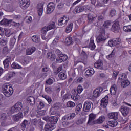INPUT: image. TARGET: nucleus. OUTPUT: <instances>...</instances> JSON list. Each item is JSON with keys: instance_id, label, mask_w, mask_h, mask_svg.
Masks as SVG:
<instances>
[{"instance_id": "nucleus-32", "label": "nucleus", "mask_w": 131, "mask_h": 131, "mask_svg": "<svg viewBox=\"0 0 131 131\" xmlns=\"http://www.w3.org/2000/svg\"><path fill=\"white\" fill-rule=\"evenodd\" d=\"M84 10V7L80 5L77 6L75 8V12H76V13H81V12H83Z\"/></svg>"}, {"instance_id": "nucleus-12", "label": "nucleus", "mask_w": 131, "mask_h": 131, "mask_svg": "<svg viewBox=\"0 0 131 131\" xmlns=\"http://www.w3.org/2000/svg\"><path fill=\"white\" fill-rule=\"evenodd\" d=\"M47 14H51L55 10V4L53 2L49 3L47 5Z\"/></svg>"}, {"instance_id": "nucleus-8", "label": "nucleus", "mask_w": 131, "mask_h": 131, "mask_svg": "<svg viewBox=\"0 0 131 131\" xmlns=\"http://www.w3.org/2000/svg\"><path fill=\"white\" fill-rule=\"evenodd\" d=\"M102 92H103V88L102 87H98L94 90L93 96L94 98H98L101 94H102Z\"/></svg>"}, {"instance_id": "nucleus-43", "label": "nucleus", "mask_w": 131, "mask_h": 131, "mask_svg": "<svg viewBox=\"0 0 131 131\" xmlns=\"http://www.w3.org/2000/svg\"><path fill=\"white\" fill-rule=\"evenodd\" d=\"M37 108L38 109H43L45 108V103L42 101H38L37 103Z\"/></svg>"}, {"instance_id": "nucleus-5", "label": "nucleus", "mask_w": 131, "mask_h": 131, "mask_svg": "<svg viewBox=\"0 0 131 131\" xmlns=\"http://www.w3.org/2000/svg\"><path fill=\"white\" fill-rule=\"evenodd\" d=\"M119 26V21H116L112 26V31L115 33H118V32H119V30H120V27Z\"/></svg>"}, {"instance_id": "nucleus-41", "label": "nucleus", "mask_w": 131, "mask_h": 131, "mask_svg": "<svg viewBox=\"0 0 131 131\" xmlns=\"http://www.w3.org/2000/svg\"><path fill=\"white\" fill-rule=\"evenodd\" d=\"M67 107L68 108H73L74 107H75V103L73 101H69L67 103Z\"/></svg>"}, {"instance_id": "nucleus-4", "label": "nucleus", "mask_w": 131, "mask_h": 131, "mask_svg": "<svg viewBox=\"0 0 131 131\" xmlns=\"http://www.w3.org/2000/svg\"><path fill=\"white\" fill-rule=\"evenodd\" d=\"M120 43H121V39L119 38L110 40L108 42V45L110 47H115V46H117Z\"/></svg>"}, {"instance_id": "nucleus-40", "label": "nucleus", "mask_w": 131, "mask_h": 131, "mask_svg": "<svg viewBox=\"0 0 131 131\" xmlns=\"http://www.w3.org/2000/svg\"><path fill=\"white\" fill-rule=\"evenodd\" d=\"M80 98V96L78 95V94L75 93L71 95V98L74 101H78Z\"/></svg>"}, {"instance_id": "nucleus-30", "label": "nucleus", "mask_w": 131, "mask_h": 131, "mask_svg": "<svg viewBox=\"0 0 131 131\" xmlns=\"http://www.w3.org/2000/svg\"><path fill=\"white\" fill-rule=\"evenodd\" d=\"M12 23V20H9L7 19H3L0 21V25L4 26H9V24Z\"/></svg>"}, {"instance_id": "nucleus-13", "label": "nucleus", "mask_w": 131, "mask_h": 131, "mask_svg": "<svg viewBox=\"0 0 131 131\" xmlns=\"http://www.w3.org/2000/svg\"><path fill=\"white\" fill-rule=\"evenodd\" d=\"M109 97L108 96H106L104 98H102L101 100V107L103 108H106L107 107V105H108Z\"/></svg>"}, {"instance_id": "nucleus-3", "label": "nucleus", "mask_w": 131, "mask_h": 131, "mask_svg": "<svg viewBox=\"0 0 131 131\" xmlns=\"http://www.w3.org/2000/svg\"><path fill=\"white\" fill-rule=\"evenodd\" d=\"M22 108H23V104L21 102H18L11 107L10 112L12 114L18 113V112H20L22 110Z\"/></svg>"}, {"instance_id": "nucleus-34", "label": "nucleus", "mask_w": 131, "mask_h": 131, "mask_svg": "<svg viewBox=\"0 0 131 131\" xmlns=\"http://www.w3.org/2000/svg\"><path fill=\"white\" fill-rule=\"evenodd\" d=\"M108 125L110 126H111V127H115V126H117V124H118V122H117V121L116 120H114L112 121H109L108 122Z\"/></svg>"}, {"instance_id": "nucleus-11", "label": "nucleus", "mask_w": 131, "mask_h": 131, "mask_svg": "<svg viewBox=\"0 0 131 131\" xmlns=\"http://www.w3.org/2000/svg\"><path fill=\"white\" fill-rule=\"evenodd\" d=\"M23 118L22 112H19L18 114L14 115L12 116V119L15 122L20 121Z\"/></svg>"}, {"instance_id": "nucleus-2", "label": "nucleus", "mask_w": 131, "mask_h": 131, "mask_svg": "<svg viewBox=\"0 0 131 131\" xmlns=\"http://www.w3.org/2000/svg\"><path fill=\"white\" fill-rule=\"evenodd\" d=\"M99 32V36L96 37V41L98 43L104 42V41H106V39L108 38V36L105 33V28L100 27Z\"/></svg>"}, {"instance_id": "nucleus-51", "label": "nucleus", "mask_w": 131, "mask_h": 131, "mask_svg": "<svg viewBox=\"0 0 131 131\" xmlns=\"http://www.w3.org/2000/svg\"><path fill=\"white\" fill-rule=\"evenodd\" d=\"M45 92H46L47 94H52V93H53L52 86L46 87L45 88Z\"/></svg>"}, {"instance_id": "nucleus-33", "label": "nucleus", "mask_w": 131, "mask_h": 131, "mask_svg": "<svg viewBox=\"0 0 131 131\" xmlns=\"http://www.w3.org/2000/svg\"><path fill=\"white\" fill-rule=\"evenodd\" d=\"M130 84V82L128 80H124L123 81L121 82L122 88H126Z\"/></svg>"}, {"instance_id": "nucleus-23", "label": "nucleus", "mask_w": 131, "mask_h": 131, "mask_svg": "<svg viewBox=\"0 0 131 131\" xmlns=\"http://www.w3.org/2000/svg\"><path fill=\"white\" fill-rule=\"evenodd\" d=\"M95 73V70L94 69H89L85 72V75L86 77H91L92 75H94Z\"/></svg>"}, {"instance_id": "nucleus-63", "label": "nucleus", "mask_w": 131, "mask_h": 131, "mask_svg": "<svg viewBox=\"0 0 131 131\" xmlns=\"http://www.w3.org/2000/svg\"><path fill=\"white\" fill-rule=\"evenodd\" d=\"M43 120L46 121V122H50V117L49 116L43 117Z\"/></svg>"}, {"instance_id": "nucleus-56", "label": "nucleus", "mask_w": 131, "mask_h": 131, "mask_svg": "<svg viewBox=\"0 0 131 131\" xmlns=\"http://www.w3.org/2000/svg\"><path fill=\"white\" fill-rule=\"evenodd\" d=\"M41 30H42V34L46 35L47 34V32L49 31V30H50L49 29L48 27H44Z\"/></svg>"}, {"instance_id": "nucleus-44", "label": "nucleus", "mask_w": 131, "mask_h": 131, "mask_svg": "<svg viewBox=\"0 0 131 131\" xmlns=\"http://www.w3.org/2000/svg\"><path fill=\"white\" fill-rule=\"evenodd\" d=\"M123 29L125 32H131V25L125 26L123 27Z\"/></svg>"}, {"instance_id": "nucleus-29", "label": "nucleus", "mask_w": 131, "mask_h": 131, "mask_svg": "<svg viewBox=\"0 0 131 131\" xmlns=\"http://www.w3.org/2000/svg\"><path fill=\"white\" fill-rule=\"evenodd\" d=\"M36 48L35 47H32L26 50V55H32L35 52Z\"/></svg>"}, {"instance_id": "nucleus-18", "label": "nucleus", "mask_w": 131, "mask_h": 131, "mask_svg": "<svg viewBox=\"0 0 131 131\" xmlns=\"http://www.w3.org/2000/svg\"><path fill=\"white\" fill-rule=\"evenodd\" d=\"M94 67L95 68H97V69H100V70H104V67H103V61L98 60L94 63Z\"/></svg>"}, {"instance_id": "nucleus-58", "label": "nucleus", "mask_w": 131, "mask_h": 131, "mask_svg": "<svg viewBox=\"0 0 131 131\" xmlns=\"http://www.w3.org/2000/svg\"><path fill=\"white\" fill-rule=\"evenodd\" d=\"M0 119L1 120H6V119H7V115H6L5 113L2 114L1 115Z\"/></svg>"}, {"instance_id": "nucleus-16", "label": "nucleus", "mask_w": 131, "mask_h": 131, "mask_svg": "<svg viewBox=\"0 0 131 131\" xmlns=\"http://www.w3.org/2000/svg\"><path fill=\"white\" fill-rule=\"evenodd\" d=\"M95 119H96V114L91 113L89 115V118L87 124H89V125L94 124V122L95 121L94 120H95Z\"/></svg>"}, {"instance_id": "nucleus-38", "label": "nucleus", "mask_w": 131, "mask_h": 131, "mask_svg": "<svg viewBox=\"0 0 131 131\" xmlns=\"http://www.w3.org/2000/svg\"><path fill=\"white\" fill-rule=\"evenodd\" d=\"M83 91V88H82V86H81V85H79L77 88V90H75L74 92L76 93V94H81Z\"/></svg>"}, {"instance_id": "nucleus-46", "label": "nucleus", "mask_w": 131, "mask_h": 131, "mask_svg": "<svg viewBox=\"0 0 131 131\" xmlns=\"http://www.w3.org/2000/svg\"><path fill=\"white\" fill-rule=\"evenodd\" d=\"M11 67L14 69H21V68H22L20 65L18 64V63H16V62H13L11 65Z\"/></svg>"}, {"instance_id": "nucleus-10", "label": "nucleus", "mask_w": 131, "mask_h": 131, "mask_svg": "<svg viewBox=\"0 0 131 131\" xmlns=\"http://www.w3.org/2000/svg\"><path fill=\"white\" fill-rule=\"evenodd\" d=\"M30 5V0H21L20 3V6L21 9L25 10L27 9Z\"/></svg>"}, {"instance_id": "nucleus-22", "label": "nucleus", "mask_w": 131, "mask_h": 131, "mask_svg": "<svg viewBox=\"0 0 131 131\" xmlns=\"http://www.w3.org/2000/svg\"><path fill=\"white\" fill-rule=\"evenodd\" d=\"M11 61V56H8L7 57L6 59L3 61V64L4 66V68L7 69L9 67V65H10V61Z\"/></svg>"}, {"instance_id": "nucleus-14", "label": "nucleus", "mask_w": 131, "mask_h": 131, "mask_svg": "<svg viewBox=\"0 0 131 131\" xmlns=\"http://www.w3.org/2000/svg\"><path fill=\"white\" fill-rule=\"evenodd\" d=\"M75 116H76L75 113H70L64 115L62 117V119L63 120H70L71 119H73L74 117H75Z\"/></svg>"}, {"instance_id": "nucleus-24", "label": "nucleus", "mask_w": 131, "mask_h": 131, "mask_svg": "<svg viewBox=\"0 0 131 131\" xmlns=\"http://www.w3.org/2000/svg\"><path fill=\"white\" fill-rule=\"evenodd\" d=\"M27 101L28 103H30V106H34L35 105V98L33 96H29L27 98Z\"/></svg>"}, {"instance_id": "nucleus-50", "label": "nucleus", "mask_w": 131, "mask_h": 131, "mask_svg": "<svg viewBox=\"0 0 131 131\" xmlns=\"http://www.w3.org/2000/svg\"><path fill=\"white\" fill-rule=\"evenodd\" d=\"M32 40L33 42H35L36 43H37V42H39V38H38V36H33L32 37Z\"/></svg>"}, {"instance_id": "nucleus-53", "label": "nucleus", "mask_w": 131, "mask_h": 131, "mask_svg": "<svg viewBox=\"0 0 131 131\" xmlns=\"http://www.w3.org/2000/svg\"><path fill=\"white\" fill-rule=\"evenodd\" d=\"M70 124H71V122H68V121L62 122V125L63 127H69V126H70Z\"/></svg>"}, {"instance_id": "nucleus-60", "label": "nucleus", "mask_w": 131, "mask_h": 131, "mask_svg": "<svg viewBox=\"0 0 131 131\" xmlns=\"http://www.w3.org/2000/svg\"><path fill=\"white\" fill-rule=\"evenodd\" d=\"M38 120H37V119H34L31 120V124H33L34 125H36V124L38 123Z\"/></svg>"}, {"instance_id": "nucleus-17", "label": "nucleus", "mask_w": 131, "mask_h": 131, "mask_svg": "<svg viewBox=\"0 0 131 131\" xmlns=\"http://www.w3.org/2000/svg\"><path fill=\"white\" fill-rule=\"evenodd\" d=\"M121 112L123 116H127L129 114V108L125 106H123L121 108Z\"/></svg>"}, {"instance_id": "nucleus-31", "label": "nucleus", "mask_w": 131, "mask_h": 131, "mask_svg": "<svg viewBox=\"0 0 131 131\" xmlns=\"http://www.w3.org/2000/svg\"><path fill=\"white\" fill-rule=\"evenodd\" d=\"M116 92H117V88H116V85H113L110 88V94H111V95H115L116 94Z\"/></svg>"}, {"instance_id": "nucleus-61", "label": "nucleus", "mask_w": 131, "mask_h": 131, "mask_svg": "<svg viewBox=\"0 0 131 131\" xmlns=\"http://www.w3.org/2000/svg\"><path fill=\"white\" fill-rule=\"evenodd\" d=\"M117 75H118V71H114L113 73V78H114V79H116Z\"/></svg>"}, {"instance_id": "nucleus-19", "label": "nucleus", "mask_w": 131, "mask_h": 131, "mask_svg": "<svg viewBox=\"0 0 131 131\" xmlns=\"http://www.w3.org/2000/svg\"><path fill=\"white\" fill-rule=\"evenodd\" d=\"M29 124H30V122H29V121H28L27 120H24L20 125L21 130H25L26 126L29 125Z\"/></svg>"}, {"instance_id": "nucleus-62", "label": "nucleus", "mask_w": 131, "mask_h": 131, "mask_svg": "<svg viewBox=\"0 0 131 131\" xmlns=\"http://www.w3.org/2000/svg\"><path fill=\"white\" fill-rule=\"evenodd\" d=\"M21 24L20 23H16V22H12V25L13 26H15V27H17L18 28V27H20V25Z\"/></svg>"}, {"instance_id": "nucleus-27", "label": "nucleus", "mask_w": 131, "mask_h": 131, "mask_svg": "<svg viewBox=\"0 0 131 131\" xmlns=\"http://www.w3.org/2000/svg\"><path fill=\"white\" fill-rule=\"evenodd\" d=\"M105 121V116H101L99 117L98 119H97V120L95 121L94 122V124H100L101 123H103Z\"/></svg>"}, {"instance_id": "nucleus-59", "label": "nucleus", "mask_w": 131, "mask_h": 131, "mask_svg": "<svg viewBox=\"0 0 131 131\" xmlns=\"http://www.w3.org/2000/svg\"><path fill=\"white\" fill-rule=\"evenodd\" d=\"M97 6H98V7H103V6H104V3H103V1L98 0Z\"/></svg>"}, {"instance_id": "nucleus-1", "label": "nucleus", "mask_w": 131, "mask_h": 131, "mask_svg": "<svg viewBox=\"0 0 131 131\" xmlns=\"http://www.w3.org/2000/svg\"><path fill=\"white\" fill-rule=\"evenodd\" d=\"M2 90L4 95L8 97H11L13 95V93H14V89L9 83L4 84L2 86Z\"/></svg>"}, {"instance_id": "nucleus-55", "label": "nucleus", "mask_w": 131, "mask_h": 131, "mask_svg": "<svg viewBox=\"0 0 131 131\" xmlns=\"http://www.w3.org/2000/svg\"><path fill=\"white\" fill-rule=\"evenodd\" d=\"M81 109H82V104L80 103L78 104L77 106L76 107L75 111L79 112L80 111H81Z\"/></svg>"}, {"instance_id": "nucleus-28", "label": "nucleus", "mask_w": 131, "mask_h": 131, "mask_svg": "<svg viewBox=\"0 0 131 131\" xmlns=\"http://www.w3.org/2000/svg\"><path fill=\"white\" fill-rule=\"evenodd\" d=\"M49 122L50 123V124H54V125H55V124H56V123L58 122V117H56V116L50 117Z\"/></svg>"}, {"instance_id": "nucleus-54", "label": "nucleus", "mask_w": 131, "mask_h": 131, "mask_svg": "<svg viewBox=\"0 0 131 131\" xmlns=\"http://www.w3.org/2000/svg\"><path fill=\"white\" fill-rule=\"evenodd\" d=\"M106 76L107 75L104 73H99L97 74V77H99V78H105Z\"/></svg>"}, {"instance_id": "nucleus-45", "label": "nucleus", "mask_w": 131, "mask_h": 131, "mask_svg": "<svg viewBox=\"0 0 131 131\" xmlns=\"http://www.w3.org/2000/svg\"><path fill=\"white\" fill-rule=\"evenodd\" d=\"M103 26L104 28H109V26H111V21L110 20L104 21Z\"/></svg>"}, {"instance_id": "nucleus-47", "label": "nucleus", "mask_w": 131, "mask_h": 131, "mask_svg": "<svg viewBox=\"0 0 131 131\" xmlns=\"http://www.w3.org/2000/svg\"><path fill=\"white\" fill-rule=\"evenodd\" d=\"M89 48L91 49V50H94V49H96V45H95V43L94 42L93 40H90Z\"/></svg>"}, {"instance_id": "nucleus-9", "label": "nucleus", "mask_w": 131, "mask_h": 131, "mask_svg": "<svg viewBox=\"0 0 131 131\" xmlns=\"http://www.w3.org/2000/svg\"><path fill=\"white\" fill-rule=\"evenodd\" d=\"M67 55L64 54H59L57 58L56 59V61L57 63H62L63 62H65L68 59Z\"/></svg>"}, {"instance_id": "nucleus-7", "label": "nucleus", "mask_w": 131, "mask_h": 131, "mask_svg": "<svg viewBox=\"0 0 131 131\" xmlns=\"http://www.w3.org/2000/svg\"><path fill=\"white\" fill-rule=\"evenodd\" d=\"M93 106V103L91 101H85L83 104V111L85 112H90L91 111V108Z\"/></svg>"}, {"instance_id": "nucleus-49", "label": "nucleus", "mask_w": 131, "mask_h": 131, "mask_svg": "<svg viewBox=\"0 0 131 131\" xmlns=\"http://www.w3.org/2000/svg\"><path fill=\"white\" fill-rule=\"evenodd\" d=\"M53 83H54V80H53L51 78L48 79L46 81V84H47V85H52Z\"/></svg>"}, {"instance_id": "nucleus-42", "label": "nucleus", "mask_w": 131, "mask_h": 131, "mask_svg": "<svg viewBox=\"0 0 131 131\" xmlns=\"http://www.w3.org/2000/svg\"><path fill=\"white\" fill-rule=\"evenodd\" d=\"M16 39H17V37L14 36L13 38L10 39V41L9 43L10 46L11 47H13L15 45V43L16 42Z\"/></svg>"}, {"instance_id": "nucleus-35", "label": "nucleus", "mask_w": 131, "mask_h": 131, "mask_svg": "<svg viewBox=\"0 0 131 131\" xmlns=\"http://www.w3.org/2000/svg\"><path fill=\"white\" fill-rule=\"evenodd\" d=\"M47 28H48V29H49V30H51V29H55V28H56V24H55V22L50 21L49 23Z\"/></svg>"}, {"instance_id": "nucleus-36", "label": "nucleus", "mask_w": 131, "mask_h": 131, "mask_svg": "<svg viewBox=\"0 0 131 131\" xmlns=\"http://www.w3.org/2000/svg\"><path fill=\"white\" fill-rule=\"evenodd\" d=\"M73 28V24H70L66 28V32L67 33H69V32H71L72 31V29Z\"/></svg>"}, {"instance_id": "nucleus-52", "label": "nucleus", "mask_w": 131, "mask_h": 131, "mask_svg": "<svg viewBox=\"0 0 131 131\" xmlns=\"http://www.w3.org/2000/svg\"><path fill=\"white\" fill-rule=\"evenodd\" d=\"M116 10H115L114 9H111V11H110V16L111 17H114V16H116Z\"/></svg>"}, {"instance_id": "nucleus-57", "label": "nucleus", "mask_w": 131, "mask_h": 131, "mask_svg": "<svg viewBox=\"0 0 131 131\" xmlns=\"http://www.w3.org/2000/svg\"><path fill=\"white\" fill-rule=\"evenodd\" d=\"M7 42L8 40H7V39H2L1 40L0 45H1L2 46H6Z\"/></svg>"}, {"instance_id": "nucleus-20", "label": "nucleus", "mask_w": 131, "mask_h": 131, "mask_svg": "<svg viewBox=\"0 0 131 131\" xmlns=\"http://www.w3.org/2000/svg\"><path fill=\"white\" fill-rule=\"evenodd\" d=\"M37 10L38 12V14L39 16H41L42 15V13L43 12V4H39L37 6Z\"/></svg>"}, {"instance_id": "nucleus-6", "label": "nucleus", "mask_w": 131, "mask_h": 131, "mask_svg": "<svg viewBox=\"0 0 131 131\" xmlns=\"http://www.w3.org/2000/svg\"><path fill=\"white\" fill-rule=\"evenodd\" d=\"M67 22H68V18L66 16H63L59 19L58 25L61 27H64L66 26Z\"/></svg>"}, {"instance_id": "nucleus-25", "label": "nucleus", "mask_w": 131, "mask_h": 131, "mask_svg": "<svg viewBox=\"0 0 131 131\" xmlns=\"http://www.w3.org/2000/svg\"><path fill=\"white\" fill-rule=\"evenodd\" d=\"M88 22L89 24H92L95 20V15L92 13H89L87 15Z\"/></svg>"}, {"instance_id": "nucleus-64", "label": "nucleus", "mask_w": 131, "mask_h": 131, "mask_svg": "<svg viewBox=\"0 0 131 131\" xmlns=\"http://www.w3.org/2000/svg\"><path fill=\"white\" fill-rule=\"evenodd\" d=\"M26 21L28 23H29L30 22H32V17H31V16H27L26 17Z\"/></svg>"}, {"instance_id": "nucleus-26", "label": "nucleus", "mask_w": 131, "mask_h": 131, "mask_svg": "<svg viewBox=\"0 0 131 131\" xmlns=\"http://www.w3.org/2000/svg\"><path fill=\"white\" fill-rule=\"evenodd\" d=\"M58 77L61 80H65L67 78L66 71H62L58 74Z\"/></svg>"}, {"instance_id": "nucleus-39", "label": "nucleus", "mask_w": 131, "mask_h": 131, "mask_svg": "<svg viewBox=\"0 0 131 131\" xmlns=\"http://www.w3.org/2000/svg\"><path fill=\"white\" fill-rule=\"evenodd\" d=\"M42 97L44 99H46L49 104H51V103H52V98L50 96H49V95L43 94L42 95Z\"/></svg>"}, {"instance_id": "nucleus-21", "label": "nucleus", "mask_w": 131, "mask_h": 131, "mask_svg": "<svg viewBox=\"0 0 131 131\" xmlns=\"http://www.w3.org/2000/svg\"><path fill=\"white\" fill-rule=\"evenodd\" d=\"M108 118L110 119H114V120H116L118 118V113L117 112H113L110 113L108 115Z\"/></svg>"}, {"instance_id": "nucleus-48", "label": "nucleus", "mask_w": 131, "mask_h": 131, "mask_svg": "<svg viewBox=\"0 0 131 131\" xmlns=\"http://www.w3.org/2000/svg\"><path fill=\"white\" fill-rule=\"evenodd\" d=\"M114 56H115V50H113L111 53L106 56V58L108 59V60H111L112 58H114Z\"/></svg>"}, {"instance_id": "nucleus-37", "label": "nucleus", "mask_w": 131, "mask_h": 131, "mask_svg": "<svg viewBox=\"0 0 131 131\" xmlns=\"http://www.w3.org/2000/svg\"><path fill=\"white\" fill-rule=\"evenodd\" d=\"M65 43L69 46V45H71L72 42H73V40H72V37H67L65 39Z\"/></svg>"}, {"instance_id": "nucleus-15", "label": "nucleus", "mask_w": 131, "mask_h": 131, "mask_svg": "<svg viewBox=\"0 0 131 131\" xmlns=\"http://www.w3.org/2000/svg\"><path fill=\"white\" fill-rule=\"evenodd\" d=\"M55 128L56 125L51 123L46 124L44 127V129L45 131H52L54 130V129Z\"/></svg>"}]
</instances>
